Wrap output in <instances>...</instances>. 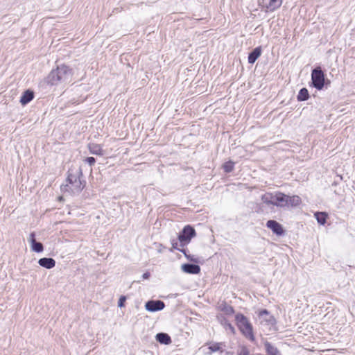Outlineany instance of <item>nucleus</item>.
I'll list each match as a JSON object with an SVG mask.
<instances>
[{
  "label": "nucleus",
  "mask_w": 355,
  "mask_h": 355,
  "mask_svg": "<svg viewBox=\"0 0 355 355\" xmlns=\"http://www.w3.org/2000/svg\"><path fill=\"white\" fill-rule=\"evenodd\" d=\"M195 235L196 232L192 227L189 225L185 226L178 236V239L181 243V245L184 246V245L189 243L191 238Z\"/></svg>",
  "instance_id": "nucleus-5"
},
{
  "label": "nucleus",
  "mask_w": 355,
  "mask_h": 355,
  "mask_svg": "<svg viewBox=\"0 0 355 355\" xmlns=\"http://www.w3.org/2000/svg\"><path fill=\"white\" fill-rule=\"evenodd\" d=\"M264 347L268 355H281L279 351L270 343L266 342Z\"/></svg>",
  "instance_id": "nucleus-19"
},
{
  "label": "nucleus",
  "mask_w": 355,
  "mask_h": 355,
  "mask_svg": "<svg viewBox=\"0 0 355 355\" xmlns=\"http://www.w3.org/2000/svg\"><path fill=\"white\" fill-rule=\"evenodd\" d=\"M277 192L266 193L261 196V200L266 205L275 206Z\"/></svg>",
  "instance_id": "nucleus-11"
},
{
  "label": "nucleus",
  "mask_w": 355,
  "mask_h": 355,
  "mask_svg": "<svg viewBox=\"0 0 355 355\" xmlns=\"http://www.w3.org/2000/svg\"><path fill=\"white\" fill-rule=\"evenodd\" d=\"M234 162H230V161L225 163L223 166L224 171L226 173L231 172L234 168Z\"/></svg>",
  "instance_id": "nucleus-24"
},
{
  "label": "nucleus",
  "mask_w": 355,
  "mask_h": 355,
  "mask_svg": "<svg viewBox=\"0 0 355 355\" xmlns=\"http://www.w3.org/2000/svg\"><path fill=\"white\" fill-rule=\"evenodd\" d=\"M125 301V296H121L119 298V302H118V306L119 307H123L124 306Z\"/></svg>",
  "instance_id": "nucleus-26"
},
{
  "label": "nucleus",
  "mask_w": 355,
  "mask_h": 355,
  "mask_svg": "<svg viewBox=\"0 0 355 355\" xmlns=\"http://www.w3.org/2000/svg\"><path fill=\"white\" fill-rule=\"evenodd\" d=\"M315 217L318 223L320 225H324L326 222L327 214L324 212H317L315 214Z\"/></svg>",
  "instance_id": "nucleus-22"
},
{
  "label": "nucleus",
  "mask_w": 355,
  "mask_h": 355,
  "mask_svg": "<svg viewBox=\"0 0 355 355\" xmlns=\"http://www.w3.org/2000/svg\"><path fill=\"white\" fill-rule=\"evenodd\" d=\"M34 98V92L30 89L26 90L20 98V103L21 105H25L31 102Z\"/></svg>",
  "instance_id": "nucleus-14"
},
{
  "label": "nucleus",
  "mask_w": 355,
  "mask_h": 355,
  "mask_svg": "<svg viewBox=\"0 0 355 355\" xmlns=\"http://www.w3.org/2000/svg\"><path fill=\"white\" fill-rule=\"evenodd\" d=\"M227 311L228 313H233V312H234V310H233V309H232L231 306H230V307L227 309Z\"/></svg>",
  "instance_id": "nucleus-30"
},
{
  "label": "nucleus",
  "mask_w": 355,
  "mask_h": 355,
  "mask_svg": "<svg viewBox=\"0 0 355 355\" xmlns=\"http://www.w3.org/2000/svg\"><path fill=\"white\" fill-rule=\"evenodd\" d=\"M275 206L279 207H285L287 205V195L277 192Z\"/></svg>",
  "instance_id": "nucleus-15"
},
{
  "label": "nucleus",
  "mask_w": 355,
  "mask_h": 355,
  "mask_svg": "<svg viewBox=\"0 0 355 355\" xmlns=\"http://www.w3.org/2000/svg\"><path fill=\"white\" fill-rule=\"evenodd\" d=\"M266 227L270 229L274 233L277 235L283 234V229L282 225L275 220H270L266 223Z\"/></svg>",
  "instance_id": "nucleus-10"
},
{
  "label": "nucleus",
  "mask_w": 355,
  "mask_h": 355,
  "mask_svg": "<svg viewBox=\"0 0 355 355\" xmlns=\"http://www.w3.org/2000/svg\"><path fill=\"white\" fill-rule=\"evenodd\" d=\"M311 80L313 86L318 89H322L324 87V73L320 67H317L312 71Z\"/></svg>",
  "instance_id": "nucleus-4"
},
{
  "label": "nucleus",
  "mask_w": 355,
  "mask_h": 355,
  "mask_svg": "<svg viewBox=\"0 0 355 355\" xmlns=\"http://www.w3.org/2000/svg\"><path fill=\"white\" fill-rule=\"evenodd\" d=\"M82 176L80 167L71 168L68 171L67 184L64 186V191L73 194L80 193L85 187V182L81 180Z\"/></svg>",
  "instance_id": "nucleus-1"
},
{
  "label": "nucleus",
  "mask_w": 355,
  "mask_h": 355,
  "mask_svg": "<svg viewBox=\"0 0 355 355\" xmlns=\"http://www.w3.org/2000/svg\"><path fill=\"white\" fill-rule=\"evenodd\" d=\"M309 92L306 88H302L300 90L297 95V100L299 101H306L309 98Z\"/></svg>",
  "instance_id": "nucleus-20"
},
{
  "label": "nucleus",
  "mask_w": 355,
  "mask_h": 355,
  "mask_svg": "<svg viewBox=\"0 0 355 355\" xmlns=\"http://www.w3.org/2000/svg\"><path fill=\"white\" fill-rule=\"evenodd\" d=\"M236 320L242 334L250 340H254V337L252 331V327L247 318L242 314H237L236 315Z\"/></svg>",
  "instance_id": "nucleus-3"
},
{
  "label": "nucleus",
  "mask_w": 355,
  "mask_h": 355,
  "mask_svg": "<svg viewBox=\"0 0 355 355\" xmlns=\"http://www.w3.org/2000/svg\"><path fill=\"white\" fill-rule=\"evenodd\" d=\"M223 324L226 329H229L233 334L234 333V328L230 323L225 320Z\"/></svg>",
  "instance_id": "nucleus-25"
},
{
  "label": "nucleus",
  "mask_w": 355,
  "mask_h": 355,
  "mask_svg": "<svg viewBox=\"0 0 355 355\" xmlns=\"http://www.w3.org/2000/svg\"><path fill=\"white\" fill-rule=\"evenodd\" d=\"M261 47H256L248 55V62L253 64L257 60V58L261 55Z\"/></svg>",
  "instance_id": "nucleus-16"
},
{
  "label": "nucleus",
  "mask_w": 355,
  "mask_h": 355,
  "mask_svg": "<svg viewBox=\"0 0 355 355\" xmlns=\"http://www.w3.org/2000/svg\"><path fill=\"white\" fill-rule=\"evenodd\" d=\"M302 203V200L300 196L293 195V196H288L287 195V207H296L300 205Z\"/></svg>",
  "instance_id": "nucleus-12"
},
{
  "label": "nucleus",
  "mask_w": 355,
  "mask_h": 355,
  "mask_svg": "<svg viewBox=\"0 0 355 355\" xmlns=\"http://www.w3.org/2000/svg\"><path fill=\"white\" fill-rule=\"evenodd\" d=\"M72 71L66 66L61 65L53 70L48 76V80L51 85L69 83L71 81Z\"/></svg>",
  "instance_id": "nucleus-2"
},
{
  "label": "nucleus",
  "mask_w": 355,
  "mask_h": 355,
  "mask_svg": "<svg viewBox=\"0 0 355 355\" xmlns=\"http://www.w3.org/2000/svg\"><path fill=\"white\" fill-rule=\"evenodd\" d=\"M164 306V303L161 300H150L145 304L146 309L150 312L161 311Z\"/></svg>",
  "instance_id": "nucleus-7"
},
{
  "label": "nucleus",
  "mask_w": 355,
  "mask_h": 355,
  "mask_svg": "<svg viewBox=\"0 0 355 355\" xmlns=\"http://www.w3.org/2000/svg\"><path fill=\"white\" fill-rule=\"evenodd\" d=\"M88 148L90 152V153L96 155H103V150L102 149L101 146L98 144H89L88 145Z\"/></svg>",
  "instance_id": "nucleus-17"
},
{
  "label": "nucleus",
  "mask_w": 355,
  "mask_h": 355,
  "mask_svg": "<svg viewBox=\"0 0 355 355\" xmlns=\"http://www.w3.org/2000/svg\"><path fill=\"white\" fill-rule=\"evenodd\" d=\"M239 355H248V352L247 350H242Z\"/></svg>",
  "instance_id": "nucleus-29"
},
{
  "label": "nucleus",
  "mask_w": 355,
  "mask_h": 355,
  "mask_svg": "<svg viewBox=\"0 0 355 355\" xmlns=\"http://www.w3.org/2000/svg\"><path fill=\"white\" fill-rule=\"evenodd\" d=\"M221 346H222V343H212L210 345V346L208 348L209 352H208L207 353L211 354L213 352L220 351V350H221Z\"/></svg>",
  "instance_id": "nucleus-23"
},
{
  "label": "nucleus",
  "mask_w": 355,
  "mask_h": 355,
  "mask_svg": "<svg viewBox=\"0 0 355 355\" xmlns=\"http://www.w3.org/2000/svg\"><path fill=\"white\" fill-rule=\"evenodd\" d=\"M181 268L183 272L188 274H198L200 272V266L196 264L185 263L182 265Z\"/></svg>",
  "instance_id": "nucleus-9"
},
{
  "label": "nucleus",
  "mask_w": 355,
  "mask_h": 355,
  "mask_svg": "<svg viewBox=\"0 0 355 355\" xmlns=\"http://www.w3.org/2000/svg\"><path fill=\"white\" fill-rule=\"evenodd\" d=\"M40 266L46 269L53 268L55 266V261L53 258H41L38 261Z\"/></svg>",
  "instance_id": "nucleus-13"
},
{
  "label": "nucleus",
  "mask_w": 355,
  "mask_h": 355,
  "mask_svg": "<svg viewBox=\"0 0 355 355\" xmlns=\"http://www.w3.org/2000/svg\"><path fill=\"white\" fill-rule=\"evenodd\" d=\"M90 166H92L94 164L96 160L93 157H89L85 160Z\"/></svg>",
  "instance_id": "nucleus-27"
},
{
  "label": "nucleus",
  "mask_w": 355,
  "mask_h": 355,
  "mask_svg": "<svg viewBox=\"0 0 355 355\" xmlns=\"http://www.w3.org/2000/svg\"><path fill=\"white\" fill-rule=\"evenodd\" d=\"M35 236L34 232H32L29 236L28 241L31 243V249L35 252H41L44 250L43 245L36 241Z\"/></svg>",
  "instance_id": "nucleus-8"
},
{
  "label": "nucleus",
  "mask_w": 355,
  "mask_h": 355,
  "mask_svg": "<svg viewBox=\"0 0 355 355\" xmlns=\"http://www.w3.org/2000/svg\"><path fill=\"white\" fill-rule=\"evenodd\" d=\"M156 340L161 344L168 345L171 343V337L166 333H158Z\"/></svg>",
  "instance_id": "nucleus-18"
},
{
  "label": "nucleus",
  "mask_w": 355,
  "mask_h": 355,
  "mask_svg": "<svg viewBox=\"0 0 355 355\" xmlns=\"http://www.w3.org/2000/svg\"><path fill=\"white\" fill-rule=\"evenodd\" d=\"M149 277H150V273H149V272H146L144 273V274H143V275H142V277H143V279H148V278H149Z\"/></svg>",
  "instance_id": "nucleus-28"
},
{
  "label": "nucleus",
  "mask_w": 355,
  "mask_h": 355,
  "mask_svg": "<svg viewBox=\"0 0 355 355\" xmlns=\"http://www.w3.org/2000/svg\"><path fill=\"white\" fill-rule=\"evenodd\" d=\"M282 0H270L268 5V8L270 10H274L281 6Z\"/></svg>",
  "instance_id": "nucleus-21"
},
{
  "label": "nucleus",
  "mask_w": 355,
  "mask_h": 355,
  "mask_svg": "<svg viewBox=\"0 0 355 355\" xmlns=\"http://www.w3.org/2000/svg\"><path fill=\"white\" fill-rule=\"evenodd\" d=\"M259 320L261 324L268 326L269 329H271V327H273L275 324V319L266 309L262 310L259 312Z\"/></svg>",
  "instance_id": "nucleus-6"
}]
</instances>
